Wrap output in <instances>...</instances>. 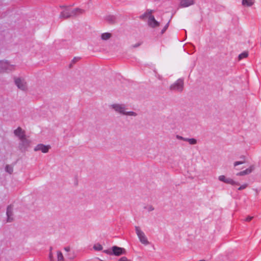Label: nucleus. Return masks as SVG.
Returning a JSON list of instances; mask_svg holds the SVG:
<instances>
[{
	"instance_id": "f257e3e1",
	"label": "nucleus",
	"mask_w": 261,
	"mask_h": 261,
	"mask_svg": "<svg viewBox=\"0 0 261 261\" xmlns=\"http://www.w3.org/2000/svg\"><path fill=\"white\" fill-rule=\"evenodd\" d=\"M111 108L113 109L116 112L123 115L136 117L138 114L136 112L129 111L125 107L124 105L119 103H114L112 105Z\"/></svg>"
},
{
	"instance_id": "f03ea898",
	"label": "nucleus",
	"mask_w": 261,
	"mask_h": 261,
	"mask_svg": "<svg viewBox=\"0 0 261 261\" xmlns=\"http://www.w3.org/2000/svg\"><path fill=\"white\" fill-rule=\"evenodd\" d=\"M152 10H148L141 17L143 19H147L149 26L152 28H155L160 25V23L152 15Z\"/></svg>"
},
{
	"instance_id": "7ed1b4c3",
	"label": "nucleus",
	"mask_w": 261,
	"mask_h": 261,
	"mask_svg": "<svg viewBox=\"0 0 261 261\" xmlns=\"http://www.w3.org/2000/svg\"><path fill=\"white\" fill-rule=\"evenodd\" d=\"M15 68V65L11 64L9 61L7 60L0 61V73H10L14 71Z\"/></svg>"
},
{
	"instance_id": "20e7f679",
	"label": "nucleus",
	"mask_w": 261,
	"mask_h": 261,
	"mask_svg": "<svg viewBox=\"0 0 261 261\" xmlns=\"http://www.w3.org/2000/svg\"><path fill=\"white\" fill-rule=\"evenodd\" d=\"M14 83L17 87L23 91L28 90V83L24 78L21 77H15L14 79Z\"/></svg>"
},
{
	"instance_id": "39448f33",
	"label": "nucleus",
	"mask_w": 261,
	"mask_h": 261,
	"mask_svg": "<svg viewBox=\"0 0 261 261\" xmlns=\"http://www.w3.org/2000/svg\"><path fill=\"white\" fill-rule=\"evenodd\" d=\"M136 233L140 241V242L144 245H148L150 244V242L148 240V239L144 233L142 231L140 228L138 226L135 227Z\"/></svg>"
},
{
	"instance_id": "423d86ee",
	"label": "nucleus",
	"mask_w": 261,
	"mask_h": 261,
	"mask_svg": "<svg viewBox=\"0 0 261 261\" xmlns=\"http://www.w3.org/2000/svg\"><path fill=\"white\" fill-rule=\"evenodd\" d=\"M60 8L61 9V12L60 14V17L62 18L67 19L69 17H72V8L69 6H60Z\"/></svg>"
},
{
	"instance_id": "0eeeda50",
	"label": "nucleus",
	"mask_w": 261,
	"mask_h": 261,
	"mask_svg": "<svg viewBox=\"0 0 261 261\" xmlns=\"http://www.w3.org/2000/svg\"><path fill=\"white\" fill-rule=\"evenodd\" d=\"M184 88V81L181 79H178L170 87L171 90L181 91Z\"/></svg>"
},
{
	"instance_id": "6e6552de",
	"label": "nucleus",
	"mask_w": 261,
	"mask_h": 261,
	"mask_svg": "<svg viewBox=\"0 0 261 261\" xmlns=\"http://www.w3.org/2000/svg\"><path fill=\"white\" fill-rule=\"evenodd\" d=\"M50 148L51 147L49 145H45L43 144H39L35 147L34 150L35 151H40L42 153H47Z\"/></svg>"
},
{
	"instance_id": "1a4fd4ad",
	"label": "nucleus",
	"mask_w": 261,
	"mask_h": 261,
	"mask_svg": "<svg viewBox=\"0 0 261 261\" xmlns=\"http://www.w3.org/2000/svg\"><path fill=\"white\" fill-rule=\"evenodd\" d=\"M218 179L220 181H223L226 184H230L231 185H239V184L235 181L233 179L231 178H227L224 175H220L218 177Z\"/></svg>"
},
{
	"instance_id": "9d476101",
	"label": "nucleus",
	"mask_w": 261,
	"mask_h": 261,
	"mask_svg": "<svg viewBox=\"0 0 261 261\" xmlns=\"http://www.w3.org/2000/svg\"><path fill=\"white\" fill-rule=\"evenodd\" d=\"M112 249L113 251V254H114L116 256H119L122 254H125L126 253V251L124 248L117 246H113Z\"/></svg>"
},
{
	"instance_id": "9b49d317",
	"label": "nucleus",
	"mask_w": 261,
	"mask_h": 261,
	"mask_svg": "<svg viewBox=\"0 0 261 261\" xmlns=\"http://www.w3.org/2000/svg\"><path fill=\"white\" fill-rule=\"evenodd\" d=\"M255 169L254 165L250 166L245 170L242 171L237 173V176H244L250 174Z\"/></svg>"
},
{
	"instance_id": "f8f14e48",
	"label": "nucleus",
	"mask_w": 261,
	"mask_h": 261,
	"mask_svg": "<svg viewBox=\"0 0 261 261\" xmlns=\"http://www.w3.org/2000/svg\"><path fill=\"white\" fill-rule=\"evenodd\" d=\"M7 222H11L13 221L14 217H13V207L11 205L7 207Z\"/></svg>"
},
{
	"instance_id": "ddd939ff",
	"label": "nucleus",
	"mask_w": 261,
	"mask_h": 261,
	"mask_svg": "<svg viewBox=\"0 0 261 261\" xmlns=\"http://www.w3.org/2000/svg\"><path fill=\"white\" fill-rule=\"evenodd\" d=\"M194 0H180L179 6L182 8L188 7L194 4Z\"/></svg>"
},
{
	"instance_id": "4468645a",
	"label": "nucleus",
	"mask_w": 261,
	"mask_h": 261,
	"mask_svg": "<svg viewBox=\"0 0 261 261\" xmlns=\"http://www.w3.org/2000/svg\"><path fill=\"white\" fill-rule=\"evenodd\" d=\"M14 134L18 137L20 140L25 137V132L21 128L18 127L14 130Z\"/></svg>"
},
{
	"instance_id": "2eb2a0df",
	"label": "nucleus",
	"mask_w": 261,
	"mask_h": 261,
	"mask_svg": "<svg viewBox=\"0 0 261 261\" xmlns=\"http://www.w3.org/2000/svg\"><path fill=\"white\" fill-rule=\"evenodd\" d=\"M85 10L76 8L74 9H72V17L77 16L80 15H82L84 13H85Z\"/></svg>"
},
{
	"instance_id": "dca6fc26",
	"label": "nucleus",
	"mask_w": 261,
	"mask_h": 261,
	"mask_svg": "<svg viewBox=\"0 0 261 261\" xmlns=\"http://www.w3.org/2000/svg\"><path fill=\"white\" fill-rule=\"evenodd\" d=\"M255 3V0H242V5L245 8L250 7Z\"/></svg>"
},
{
	"instance_id": "f3484780",
	"label": "nucleus",
	"mask_w": 261,
	"mask_h": 261,
	"mask_svg": "<svg viewBox=\"0 0 261 261\" xmlns=\"http://www.w3.org/2000/svg\"><path fill=\"white\" fill-rule=\"evenodd\" d=\"M21 145L24 147H29L31 144V141L27 138L26 136L24 137V138L21 139Z\"/></svg>"
},
{
	"instance_id": "a211bd4d",
	"label": "nucleus",
	"mask_w": 261,
	"mask_h": 261,
	"mask_svg": "<svg viewBox=\"0 0 261 261\" xmlns=\"http://www.w3.org/2000/svg\"><path fill=\"white\" fill-rule=\"evenodd\" d=\"M112 34L110 33H104L101 34V38L103 40H107L111 38Z\"/></svg>"
},
{
	"instance_id": "6ab92c4d",
	"label": "nucleus",
	"mask_w": 261,
	"mask_h": 261,
	"mask_svg": "<svg viewBox=\"0 0 261 261\" xmlns=\"http://www.w3.org/2000/svg\"><path fill=\"white\" fill-rule=\"evenodd\" d=\"M6 171L8 172L9 174L12 173L13 171V167L10 165H7L6 166Z\"/></svg>"
},
{
	"instance_id": "aec40b11",
	"label": "nucleus",
	"mask_w": 261,
	"mask_h": 261,
	"mask_svg": "<svg viewBox=\"0 0 261 261\" xmlns=\"http://www.w3.org/2000/svg\"><path fill=\"white\" fill-rule=\"evenodd\" d=\"M186 141L189 143V144L191 145H195L197 143V140L195 139L194 138H187L186 140Z\"/></svg>"
},
{
	"instance_id": "412c9836",
	"label": "nucleus",
	"mask_w": 261,
	"mask_h": 261,
	"mask_svg": "<svg viewBox=\"0 0 261 261\" xmlns=\"http://www.w3.org/2000/svg\"><path fill=\"white\" fill-rule=\"evenodd\" d=\"M58 261H64V257L61 252L57 251Z\"/></svg>"
},
{
	"instance_id": "4be33fe9",
	"label": "nucleus",
	"mask_w": 261,
	"mask_h": 261,
	"mask_svg": "<svg viewBox=\"0 0 261 261\" xmlns=\"http://www.w3.org/2000/svg\"><path fill=\"white\" fill-rule=\"evenodd\" d=\"M245 163V160H243L240 161H236L233 163V166L234 167H237L238 165L243 164Z\"/></svg>"
},
{
	"instance_id": "5701e85b",
	"label": "nucleus",
	"mask_w": 261,
	"mask_h": 261,
	"mask_svg": "<svg viewBox=\"0 0 261 261\" xmlns=\"http://www.w3.org/2000/svg\"><path fill=\"white\" fill-rule=\"evenodd\" d=\"M93 248L95 250H97V251H99V250H102V246L99 244H96L95 245H94L93 246Z\"/></svg>"
},
{
	"instance_id": "b1692460",
	"label": "nucleus",
	"mask_w": 261,
	"mask_h": 261,
	"mask_svg": "<svg viewBox=\"0 0 261 261\" xmlns=\"http://www.w3.org/2000/svg\"><path fill=\"white\" fill-rule=\"evenodd\" d=\"M67 257L70 260H73V259L75 258V254H74V253L73 252H72V253L69 252L67 254Z\"/></svg>"
},
{
	"instance_id": "393cba45",
	"label": "nucleus",
	"mask_w": 261,
	"mask_h": 261,
	"mask_svg": "<svg viewBox=\"0 0 261 261\" xmlns=\"http://www.w3.org/2000/svg\"><path fill=\"white\" fill-rule=\"evenodd\" d=\"M248 54L247 53H243L239 55V59L240 60L243 58H246Z\"/></svg>"
},
{
	"instance_id": "a878e982",
	"label": "nucleus",
	"mask_w": 261,
	"mask_h": 261,
	"mask_svg": "<svg viewBox=\"0 0 261 261\" xmlns=\"http://www.w3.org/2000/svg\"><path fill=\"white\" fill-rule=\"evenodd\" d=\"M145 208L147 210L148 212L152 211L154 210V207L151 205H148L145 207Z\"/></svg>"
},
{
	"instance_id": "bb28decb",
	"label": "nucleus",
	"mask_w": 261,
	"mask_h": 261,
	"mask_svg": "<svg viewBox=\"0 0 261 261\" xmlns=\"http://www.w3.org/2000/svg\"><path fill=\"white\" fill-rule=\"evenodd\" d=\"M248 186V185L247 184H244L242 186H241L239 188H238V190H242L243 189H245V188H247V187Z\"/></svg>"
},
{
	"instance_id": "cd10ccee",
	"label": "nucleus",
	"mask_w": 261,
	"mask_h": 261,
	"mask_svg": "<svg viewBox=\"0 0 261 261\" xmlns=\"http://www.w3.org/2000/svg\"><path fill=\"white\" fill-rule=\"evenodd\" d=\"M253 217L248 216L245 218V221L246 222H250L253 219Z\"/></svg>"
},
{
	"instance_id": "c85d7f7f",
	"label": "nucleus",
	"mask_w": 261,
	"mask_h": 261,
	"mask_svg": "<svg viewBox=\"0 0 261 261\" xmlns=\"http://www.w3.org/2000/svg\"><path fill=\"white\" fill-rule=\"evenodd\" d=\"M176 137L178 140H183V141H186V140L187 139V138H184V137H182L181 136H180L179 135H177Z\"/></svg>"
},
{
	"instance_id": "c756f323",
	"label": "nucleus",
	"mask_w": 261,
	"mask_h": 261,
	"mask_svg": "<svg viewBox=\"0 0 261 261\" xmlns=\"http://www.w3.org/2000/svg\"><path fill=\"white\" fill-rule=\"evenodd\" d=\"M107 20L108 21H111L113 22L114 21L115 18L113 16H109L107 17Z\"/></svg>"
},
{
	"instance_id": "7c9ffc66",
	"label": "nucleus",
	"mask_w": 261,
	"mask_h": 261,
	"mask_svg": "<svg viewBox=\"0 0 261 261\" xmlns=\"http://www.w3.org/2000/svg\"><path fill=\"white\" fill-rule=\"evenodd\" d=\"M103 252L108 254H110V255L113 254V251L112 252L110 250H105L103 251Z\"/></svg>"
},
{
	"instance_id": "2f4dec72",
	"label": "nucleus",
	"mask_w": 261,
	"mask_h": 261,
	"mask_svg": "<svg viewBox=\"0 0 261 261\" xmlns=\"http://www.w3.org/2000/svg\"><path fill=\"white\" fill-rule=\"evenodd\" d=\"M119 261H128V259L125 257H123L119 259Z\"/></svg>"
},
{
	"instance_id": "473e14b6",
	"label": "nucleus",
	"mask_w": 261,
	"mask_h": 261,
	"mask_svg": "<svg viewBox=\"0 0 261 261\" xmlns=\"http://www.w3.org/2000/svg\"><path fill=\"white\" fill-rule=\"evenodd\" d=\"M49 257L50 260H53V254L51 252H50Z\"/></svg>"
},
{
	"instance_id": "72a5a7b5",
	"label": "nucleus",
	"mask_w": 261,
	"mask_h": 261,
	"mask_svg": "<svg viewBox=\"0 0 261 261\" xmlns=\"http://www.w3.org/2000/svg\"><path fill=\"white\" fill-rule=\"evenodd\" d=\"M64 250L67 252H69L70 250V247L67 246L64 248Z\"/></svg>"
},
{
	"instance_id": "f704fd0d",
	"label": "nucleus",
	"mask_w": 261,
	"mask_h": 261,
	"mask_svg": "<svg viewBox=\"0 0 261 261\" xmlns=\"http://www.w3.org/2000/svg\"><path fill=\"white\" fill-rule=\"evenodd\" d=\"M167 28H168V24H167V25L164 27V29L162 30V34L164 33V32L166 31V30L167 29Z\"/></svg>"
},
{
	"instance_id": "c9c22d12",
	"label": "nucleus",
	"mask_w": 261,
	"mask_h": 261,
	"mask_svg": "<svg viewBox=\"0 0 261 261\" xmlns=\"http://www.w3.org/2000/svg\"><path fill=\"white\" fill-rule=\"evenodd\" d=\"M79 60V59L78 58H74L73 60V62H76V61H77Z\"/></svg>"
},
{
	"instance_id": "e433bc0d",
	"label": "nucleus",
	"mask_w": 261,
	"mask_h": 261,
	"mask_svg": "<svg viewBox=\"0 0 261 261\" xmlns=\"http://www.w3.org/2000/svg\"><path fill=\"white\" fill-rule=\"evenodd\" d=\"M139 45H140V44H136L134 46V47H136L139 46Z\"/></svg>"
},
{
	"instance_id": "4c0bfd02",
	"label": "nucleus",
	"mask_w": 261,
	"mask_h": 261,
	"mask_svg": "<svg viewBox=\"0 0 261 261\" xmlns=\"http://www.w3.org/2000/svg\"><path fill=\"white\" fill-rule=\"evenodd\" d=\"M100 261H103V260H100Z\"/></svg>"
}]
</instances>
